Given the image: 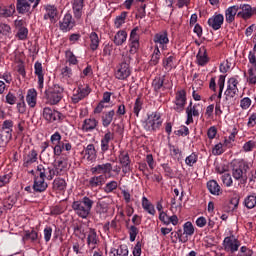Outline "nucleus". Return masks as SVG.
<instances>
[{
  "label": "nucleus",
  "instance_id": "nucleus-1",
  "mask_svg": "<svg viewBox=\"0 0 256 256\" xmlns=\"http://www.w3.org/2000/svg\"><path fill=\"white\" fill-rule=\"evenodd\" d=\"M96 201L95 195L84 196L80 200H76L72 203V209L78 217L87 219V217L91 215V209H93V205H95Z\"/></svg>",
  "mask_w": 256,
  "mask_h": 256
},
{
  "label": "nucleus",
  "instance_id": "nucleus-2",
  "mask_svg": "<svg viewBox=\"0 0 256 256\" xmlns=\"http://www.w3.org/2000/svg\"><path fill=\"white\" fill-rule=\"evenodd\" d=\"M163 125V118H161V113L152 112L151 114H147V119L142 122V127L144 131H148L150 133H157L159 129H161Z\"/></svg>",
  "mask_w": 256,
  "mask_h": 256
},
{
  "label": "nucleus",
  "instance_id": "nucleus-3",
  "mask_svg": "<svg viewBox=\"0 0 256 256\" xmlns=\"http://www.w3.org/2000/svg\"><path fill=\"white\" fill-rule=\"evenodd\" d=\"M63 87L59 84H54L45 91V97L48 105H59L63 99Z\"/></svg>",
  "mask_w": 256,
  "mask_h": 256
},
{
  "label": "nucleus",
  "instance_id": "nucleus-4",
  "mask_svg": "<svg viewBox=\"0 0 256 256\" xmlns=\"http://www.w3.org/2000/svg\"><path fill=\"white\" fill-rule=\"evenodd\" d=\"M131 63V57H124L123 61L116 67L115 77L120 81H125L128 77L131 76V67L129 66Z\"/></svg>",
  "mask_w": 256,
  "mask_h": 256
},
{
  "label": "nucleus",
  "instance_id": "nucleus-5",
  "mask_svg": "<svg viewBox=\"0 0 256 256\" xmlns=\"http://www.w3.org/2000/svg\"><path fill=\"white\" fill-rule=\"evenodd\" d=\"M223 250L230 255L237 253L241 247V241L235 237V235H230L224 238L222 242Z\"/></svg>",
  "mask_w": 256,
  "mask_h": 256
},
{
  "label": "nucleus",
  "instance_id": "nucleus-6",
  "mask_svg": "<svg viewBox=\"0 0 256 256\" xmlns=\"http://www.w3.org/2000/svg\"><path fill=\"white\" fill-rule=\"evenodd\" d=\"M172 103V109L176 113H183L185 111V105H187V91L183 89L178 90Z\"/></svg>",
  "mask_w": 256,
  "mask_h": 256
},
{
  "label": "nucleus",
  "instance_id": "nucleus-7",
  "mask_svg": "<svg viewBox=\"0 0 256 256\" xmlns=\"http://www.w3.org/2000/svg\"><path fill=\"white\" fill-rule=\"evenodd\" d=\"M42 117L47 123H55V121H63V119H65L63 113L54 110L51 107L43 108Z\"/></svg>",
  "mask_w": 256,
  "mask_h": 256
},
{
  "label": "nucleus",
  "instance_id": "nucleus-8",
  "mask_svg": "<svg viewBox=\"0 0 256 256\" xmlns=\"http://www.w3.org/2000/svg\"><path fill=\"white\" fill-rule=\"evenodd\" d=\"M55 176L56 174L53 166H47L43 164L37 166L35 177L43 180L47 179V181H53Z\"/></svg>",
  "mask_w": 256,
  "mask_h": 256
},
{
  "label": "nucleus",
  "instance_id": "nucleus-9",
  "mask_svg": "<svg viewBox=\"0 0 256 256\" xmlns=\"http://www.w3.org/2000/svg\"><path fill=\"white\" fill-rule=\"evenodd\" d=\"M153 41L155 47H158V49H161L162 51H167V46L169 45V34L167 30L155 34Z\"/></svg>",
  "mask_w": 256,
  "mask_h": 256
},
{
  "label": "nucleus",
  "instance_id": "nucleus-10",
  "mask_svg": "<svg viewBox=\"0 0 256 256\" xmlns=\"http://www.w3.org/2000/svg\"><path fill=\"white\" fill-rule=\"evenodd\" d=\"M107 182V176L100 174L94 175L87 180L86 187L88 189H97V187H103Z\"/></svg>",
  "mask_w": 256,
  "mask_h": 256
},
{
  "label": "nucleus",
  "instance_id": "nucleus-11",
  "mask_svg": "<svg viewBox=\"0 0 256 256\" xmlns=\"http://www.w3.org/2000/svg\"><path fill=\"white\" fill-rule=\"evenodd\" d=\"M59 27L60 31H63V33L71 31V29L75 27V20L73 19V15H71V13H66L62 21L59 22Z\"/></svg>",
  "mask_w": 256,
  "mask_h": 256
},
{
  "label": "nucleus",
  "instance_id": "nucleus-12",
  "mask_svg": "<svg viewBox=\"0 0 256 256\" xmlns=\"http://www.w3.org/2000/svg\"><path fill=\"white\" fill-rule=\"evenodd\" d=\"M31 2L27 0H16V11L18 15H31L33 13V7Z\"/></svg>",
  "mask_w": 256,
  "mask_h": 256
},
{
  "label": "nucleus",
  "instance_id": "nucleus-13",
  "mask_svg": "<svg viewBox=\"0 0 256 256\" xmlns=\"http://www.w3.org/2000/svg\"><path fill=\"white\" fill-rule=\"evenodd\" d=\"M92 175H111V171H113V164L105 163L98 164L90 169Z\"/></svg>",
  "mask_w": 256,
  "mask_h": 256
},
{
  "label": "nucleus",
  "instance_id": "nucleus-14",
  "mask_svg": "<svg viewBox=\"0 0 256 256\" xmlns=\"http://www.w3.org/2000/svg\"><path fill=\"white\" fill-rule=\"evenodd\" d=\"M46 13L43 16L44 21H51V23H57V15H59V10H57L55 5L47 4L44 6Z\"/></svg>",
  "mask_w": 256,
  "mask_h": 256
},
{
  "label": "nucleus",
  "instance_id": "nucleus-15",
  "mask_svg": "<svg viewBox=\"0 0 256 256\" xmlns=\"http://www.w3.org/2000/svg\"><path fill=\"white\" fill-rule=\"evenodd\" d=\"M225 23V16L223 14H214L208 19V25L213 29V31H219Z\"/></svg>",
  "mask_w": 256,
  "mask_h": 256
},
{
  "label": "nucleus",
  "instance_id": "nucleus-16",
  "mask_svg": "<svg viewBox=\"0 0 256 256\" xmlns=\"http://www.w3.org/2000/svg\"><path fill=\"white\" fill-rule=\"evenodd\" d=\"M34 74L38 78V89L43 91L45 83V73H43V64L39 61H36L34 64Z\"/></svg>",
  "mask_w": 256,
  "mask_h": 256
},
{
  "label": "nucleus",
  "instance_id": "nucleus-17",
  "mask_svg": "<svg viewBox=\"0 0 256 256\" xmlns=\"http://www.w3.org/2000/svg\"><path fill=\"white\" fill-rule=\"evenodd\" d=\"M87 245L92 251L97 249V245H99V236L95 228H89L87 232Z\"/></svg>",
  "mask_w": 256,
  "mask_h": 256
},
{
  "label": "nucleus",
  "instance_id": "nucleus-18",
  "mask_svg": "<svg viewBox=\"0 0 256 256\" xmlns=\"http://www.w3.org/2000/svg\"><path fill=\"white\" fill-rule=\"evenodd\" d=\"M245 169V165L234 166L232 169V177L236 179V181H241L242 183H247V174Z\"/></svg>",
  "mask_w": 256,
  "mask_h": 256
},
{
  "label": "nucleus",
  "instance_id": "nucleus-19",
  "mask_svg": "<svg viewBox=\"0 0 256 256\" xmlns=\"http://www.w3.org/2000/svg\"><path fill=\"white\" fill-rule=\"evenodd\" d=\"M113 139H115V133L111 132L110 130H107V132L104 134L100 142L102 153H107V151H109V143H111Z\"/></svg>",
  "mask_w": 256,
  "mask_h": 256
},
{
  "label": "nucleus",
  "instance_id": "nucleus-20",
  "mask_svg": "<svg viewBox=\"0 0 256 256\" xmlns=\"http://www.w3.org/2000/svg\"><path fill=\"white\" fill-rule=\"evenodd\" d=\"M98 126L99 120L95 118H86L82 124V131L84 133H91L92 131H95V129H97Z\"/></svg>",
  "mask_w": 256,
  "mask_h": 256
},
{
  "label": "nucleus",
  "instance_id": "nucleus-21",
  "mask_svg": "<svg viewBox=\"0 0 256 256\" xmlns=\"http://www.w3.org/2000/svg\"><path fill=\"white\" fill-rule=\"evenodd\" d=\"M83 7H85V0H73L72 11L75 19L83 17Z\"/></svg>",
  "mask_w": 256,
  "mask_h": 256
},
{
  "label": "nucleus",
  "instance_id": "nucleus-22",
  "mask_svg": "<svg viewBox=\"0 0 256 256\" xmlns=\"http://www.w3.org/2000/svg\"><path fill=\"white\" fill-rule=\"evenodd\" d=\"M15 11V4L5 6L3 3H0V18L8 19V17H13Z\"/></svg>",
  "mask_w": 256,
  "mask_h": 256
},
{
  "label": "nucleus",
  "instance_id": "nucleus-23",
  "mask_svg": "<svg viewBox=\"0 0 256 256\" xmlns=\"http://www.w3.org/2000/svg\"><path fill=\"white\" fill-rule=\"evenodd\" d=\"M82 155L87 159V161H95L97 159V150L95 149L94 144H88L86 147H84L82 151Z\"/></svg>",
  "mask_w": 256,
  "mask_h": 256
},
{
  "label": "nucleus",
  "instance_id": "nucleus-24",
  "mask_svg": "<svg viewBox=\"0 0 256 256\" xmlns=\"http://www.w3.org/2000/svg\"><path fill=\"white\" fill-rule=\"evenodd\" d=\"M39 157V154L37 153V150L32 149L30 150L23 159V167H31L33 163H37V159Z\"/></svg>",
  "mask_w": 256,
  "mask_h": 256
},
{
  "label": "nucleus",
  "instance_id": "nucleus-25",
  "mask_svg": "<svg viewBox=\"0 0 256 256\" xmlns=\"http://www.w3.org/2000/svg\"><path fill=\"white\" fill-rule=\"evenodd\" d=\"M47 187H49V184H47L43 178H39L37 176L34 177L32 189L35 193H45V191H47Z\"/></svg>",
  "mask_w": 256,
  "mask_h": 256
},
{
  "label": "nucleus",
  "instance_id": "nucleus-26",
  "mask_svg": "<svg viewBox=\"0 0 256 256\" xmlns=\"http://www.w3.org/2000/svg\"><path fill=\"white\" fill-rule=\"evenodd\" d=\"M239 9L241 11H239ZM238 11L239 12L237 13V17H239L240 19H243L244 21L251 19V5L240 4L238 5Z\"/></svg>",
  "mask_w": 256,
  "mask_h": 256
},
{
  "label": "nucleus",
  "instance_id": "nucleus-27",
  "mask_svg": "<svg viewBox=\"0 0 256 256\" xmlns=\"http://www.w3.org/2000/svg\"><path fill=\"white\" fill-rule=\"evenodd\" d=\"M225 99L222 102L223 109H227L229 111V108L231 105H233V101L231 99H234L235 95H237V92L235 90H230L229 88L226 89L224 92Z\"/></svg>",
  "mask_w": 256,
  "mask_h": 256
},
{
  "label": "nucleus",
  "instance_id": "nucleus-28",
  "mask_svg": "<svg viewBox=\"0 0 256 256\" xmlns=\"http://www.w3.org/2000/svg\"><path fill=\"white\" fill-rule=\"evenodd\" d=\"M238 11H239V5H233V6L228 7L225 10L226 23L231 25V23H233V21H235V16H237Z\"/></svg>",
  "mask_w": 256,
  "mask_h": 256
},
{
  "label": "nucleus",
  "instance_id": "nucleus-29",
  "mask_svg": "<svg viewBox=\"0 0 256 256\" xmlns=\"http://www.w3.org/2000/svg\"><path fill=\"white\" fill-rule=\"evenodd\" d=\"M152 88L154 93H160L161 91H165L167 88L165 87V76H157L152 81Z\"/></svg>",
  "mask_w": 256,
  "mask_h": 256
},
{
  "label": "nucleus",
  "instance_id": "nucleus-30",
  "mask_svg": "<svg viewBox=\"0 0 256 256\" xmlns=\"http://www.w3.org/2000/svg\"><path fill=\"white\" fill-rule=\"evenodd\" d=\"M197 63L200 67H205L209 63V56L207 55V48L202 46L196 56Z\"/></svg>",
  "mask_w": 256,
  "mask_h": 256
},
{
  "label": "nucleus",
  "instance_id": "nucleus-31",
  "mask_svg": "<svg viewBox=\"0 0 256 256\" xmlns=\"http://www.w3.org/2000/svg\"><path fill=\"white\" fill-rule=\"evenodd\" d=\"M114 120H115V111L114 110L105 111L102 113L101 123H102L103 127H105V128L109 127V125H111V123H113Z\"/></svg>",
  "mask_w": 256,
  "mask_h": 256
},
{
  "label": "nucleus",
  "instance_id": "nucleus-32",
  "mask_svg": "<svg viewBox=\"0 0 256 256\" xmlns=\"http://www.w3.org/2000/svg\"><path fill=\"white\" fill-rule=\"evenodd\" d=\"M23 241H30L34 245L41 243V238H39V232L35 231L34 229H32L31 231H26L23 236Z\"/></svg>",
  "mask_w": 256,
  "mask_h": 256
},
{
  "label": "nucleus",
  "instance_id": "nucleus-33",
  "mask_svg": "<svg viewBox=\"0 0 256 256\" xmlns=\"http://www.w3.org/2000/svg\"><path fill=\"white\" fill-rule=\"evenodd\" d=\"M26 102L32 109L37 105V90L29 89L26 95Z\"/></svg>",
  "mask_w": 256,
  "mask_h": 256
},
{
  "label": "nucleus",
  "instance_id": "nucleus-34",
  "mask_svg": "<svg viewBox=\"0 0 256 256\" xmlns=\"http://www.w3.org/2000/svg\"><path fill=\"white\" fill-rule=\"evenodd\" d=\"M127 41V31L125 30H119L113 39V43L117 46V47H121V45H123V43H125Z\"/></svg>",
  "mask_w": 256,
  "mask_h": 256
},
{
  "label": "nucleus",
  "instance_id": "nucleus-35",
  "mask_svg": "<svg viewBox=\"0 0 256 256\" xmlns=\"http://www.w3.org/2000/svg\"><path fill=\"white\" fill-rule=\"evenodd\" d=\"M207 189L211 195H221V193H223L221 186L215 180H210L207 182Z\"/></svg>",
  "mask_w": 256,
  "mask_h": 256
},
{
  "label": "nucleus",
  "instance_id": "nucleus-36",
  "mask_svg": "<svg viewBox=\"0 0 256 256\" xmlns=\"http://www.w3.org/2000/svg\"><path fill=\"white\" fill-rule=\"evenodd\" d=\"M13 120H5L2 124V129L6 131V138L8 141L13 138Z\"/></svg>",
  "mask_w": 256,
  "mask_h": 256
},
{
  "label": "nucleus",
  "instance_id": "nucleus-37",
  "mask_svg": "<svg viewBox=\"0 0 256 256\" xmlns=\"http://www.w3.org/2000/svg\"><path fill=\"white\" fill-rule=\"evenodd\" d=\"M244 207L246 209H255L256 208V193L253 192L252 194H249L244 199Z\"/></svg>",
  "mask_w": 256,
  "mask_h": 256
},
{
  "label": "nucleus",
  "instance_id": "nucleus-38",
  "mask_svg": "<svg viewBox=\"0 0 256 256\" xmlns=\"http://www.w3.org/2000/svg\"><path fill=\"white\" fill-rule=\"evenodd\" d=\"M52 168L54 169L55 175L59 176L61 175L62 171L67 169V162L60 158L58 161H56Z\"/></svg>",
  "mask_w": 256,
  "mask_h": 256
},
{
  "label": "nucleus",
  "instance_id": "nucleus-39",
  "mask_svg": "<svg viewBox=\"0 0 256 256\" xmlns=\"http://www.w3.org/2000/svg\"><path fill=\"white\" fill-rule=\"evenodd\" d=\"M52 187L54 191H65L67 189V182L63 178H55Z\"/></svg>",
  "mask_w": 256,
  "mask_h": 256
},
{
  "label": "nucleus",
  "instance_id": "nucleus-40",
  "mask_svg": "<svg viewBox=\"0 0 256 256\" xmlns=\"http://www.w3.org/2000/svg\"><path fill=\"white\" fill-rule=\"evenodd\" d=\"M142 207L144 211H147V213H149V215H155V213H157V211L155 210V206L149 202V199H147V197H143L142 198Z\"/></svg>",
  "mask_w": 256,
  "mask_h": 256
},
{
  "label": "nucleus",
  "instance_id": "nucleus-41",
  "mask_svg": "<svg viewBox=\"0 0 256 256\" xmlns=\"http://www.w3.org/2000/svg\"><path fill=\"white\" fill-rule=\"evenodd\" d=\"M99 43H101V40H99V35H97V32L90 33L91 51H97L99 49Z\"/></svg>",
  "mask_w": 256,
  "mask_h": 256
},
{
  "label": "nucleus",
  "instance_id": "nucleus-42",
  "mask_svg": "<svg viewBox=\"0 0 256 256\" xmlns=\"http://www.w3.org/2000/svg\"><path fill=\"white\" fill-rule=\"evenodd\" d=\"M195 233V227L193 226V223L191 222H185L183 224V235L184 237H186L187 239H189V237L193 236Z\"/></svg>",
  "mask_w": 256,
  "mask_h": 256
},
{
  "label": "nucleus",
  "instance_id": "nucleus-43",
  "mask_svg": "<svg viewBox=\"0 0 256 256\" xmlns=\"http://www.w3.org/2000/svg\"><path fill=\"white\" fill-rule=\"evenodd\" d=\"M117 187H119V183L115 180H111L105 184L103 187L104 193H115L117 191Z\"/></svg>",
  "mask_w": 256,
  "mask_h": 256
},
{
  "label": "nucleus",
  "instance_id": "nucleus-44",
  "mask_svg": "<svg viewBox=\"0 0 256 256\" xmlns=\"http://www.w3.org/2000/svg\"><path fill=\"white\" fill-rule=\"evenodd\" d=\"M161 60V50L158 47L154 48V51L151 55V59L149 64L151 66L159 65V61Z\"/></svg>",
  "mask_w": 256,
  "mask_h": 256
},
{
  "label": "nucleus",
  "instance_id": "nucleus-45",
  "mask_svg": "<svg viewBox=\"0 0 256 256\" xmlns=\"http://www.w3.org/2000/svg\"><path fill=\"white\" fill-rule=\"evenodd\" d=\"M111 253L112 256H129V247L126 244H121L118 249H114Z\"/></svg>",
  "mask_w": 256,
  "mask_h": 256
},
{
  "label": "nucleus",
  "instance_id": "nucleus-46",
  "mask_svg": "<svg viewBox=\"0 0 256 256\" xmlns=\"http://www.w3.org/2000/svg\"><path fill=\"white\" fill-rule=\"evenodd\" d=\"M19 102H17V110L19 113L23 114L27 111V105L25 104V96L23 92L18 95Z\"/></svg>",
  "mask_w": 256,
  "mask_h": 256
},
{
  "label": "nucleus",
  "instance_id": "nucleus-47",
  "mask_svg": "<svg viewBox=\"0 0 256 256\" xmlns=\"http://www.w3.org/2000/svg\"><path fill=\"white\" fill-rule=\"evenodd\" d=\"M61 75L62 78L65 79V81H72L73 80V69L69 66H65L64 68L61 69Z\"/></svg>",
  "mask_w": 256,
  "mask_h": 256
},
{
  "label": "nucleus",
  "instance_id": "nucleus-48",
  "mask_svg": "<svg viewBox=\"0 0 256 256\" xmlns=\"http://www.w3.org/2000/svg\"><path fill=\"white\" fill-rule=\"evenodd\" d=\"M171 237L179 240V243H187L189 238L183 234V229L179 228L176 232H171Z\"/></svg>",
  "mask_w": 256,
  "mask_h": 256
},
{
  "label": "nucleus",
  "instance_id": "nucleus-49",
  "mask_svg": "<svg viewBox=\"0 0 256 256\" xmlns=\"http://www.w3.org/2000/svg\"><path fill=\"white\" fill-rule=\"evenodd\" d=\"M219 93L217 95V103H221V97H223V89H225V75H220L218 79Z\"/></svg>",
  "mask_w": 256,
  "mask_h": 256
},
{
  "label": "nucleus",
  "instance_id": "nucleus-50",
  "mask_svg": "<svg viewBox=\"0 0 256 256\" xmlns=\"http://www.w3.org/2000/svg\"><path fill=\"white\" fill-rule=\"evenodd\" d=\"M120 165L126 166V165H131V158L129 157V153L125 151H121L120 155L118 157Z\"/></svg>",
  "mask_w": 256,
  "mask_h": 256
},
{
  "label": "nucleus",
  "instance_id": "nucleus-51",
  "mask_svg": "<svg viewBox=\"0 0 256 256\" xmlns=\"http://www.w3.org/2000/svg\"><path fill=\"white\" fill-rule=\"evenodd\" d=\"M126 227L128 229L130 241L131 243H133L135 239H137V235H139V228H137V226L135 225H131V226L127 225Z\"/></svg>",
  "mask_w": 256,
  "mask_h": 256
},
{
  "label": "nucleus",
  "instance_id": "nucleus-52",
  "mask_svg": "<svg viewBox=\"0 0 256 256\" xmlns=\"http://www.w3.org/2000/svg\"><path fill=\"white\" fill-rule=\"evenodd\" d=\"M197 161H199V154H197L196 152H192L185 159V163L188 167H193V165H195V163H197Z\"/></svg>",
  "mask_w": 256,
  "mask_h": 256
},
{
  "label": "nucleus",
  "instance_id": "nucleus-53",
  "mask_svg": "<svg viewBox=\"0 0 256 256\" xmlns=\"http://www.w3.org/2000/svg\"><path fill=\"white\" fill-rule=\"evenodd\" d=\"M83 99H85V98L79 91V88L74 89L73 94L71 96V101H72L73 105H77V103H79L80 101H83Z\"/></svg>",
  "mask_w": 256,
  "mask_h": 256
},
{
  "label": "nucleus",
  "instance_id": "nucleus-54",
  "mask_svg": "<svg viewBox=\"0 0 256 256\" xmlns=\"http://www.w3.org/2000/svg\"><path fill=\"white\" fill-rule=\"evenodd\" d=\"M66 58L69 65H79V60L77 59V56H75L73 51L71 50L66 51Z\"/></svg>",
  "mask_w": 256,
  "mask_h": 256
},
{
  "label": "nucleus",
  "instance_id": "nucleus-55",
  "mask_svg": "<svg viewBox=\"0 0 256 256\" xmlns=\"http://www.w3.org/2000/svg\"><path fill=\"white\" fill-rule=\"evenodd\" d=\"M175 62V56L171 55L167 58L163 59V67L164 69H173V67H175V64H173Z\"/></svg>",
  "mask_w": 256,
  "mask_h": 256
},
{
  "label": "nucleus",
  "instance_id": "nucleus-56",
  "mask_svg": "<svg viewBox=\"0 0 256 256\" xmlns=\"http://www.w3.org/2000/svg\"><path fill=\"white\" fill-rule=\"evenodd\" d=\"M28 35H29V29H27V27H22L17 30L16 37L20 41H25V39H27Z\"/></svg>",
  "mask_w": 256,
  "mask_h": 256
},
{
  "label": "nucleus",
  "instance_id": "nucleus-57",
  "mask_svg": "<svg viewBox=\"0 0 256 256\" xmlns=\"http://www.w3.org/2000/svg\"><path fill=\"white\" fill-rule=\"evenodd\" d=\"M161 167L165 173V177H168V179H173V177H175V172H173V168H171L169 164H161Z\"/></svg>",
  "mask_w": 256,
  "mask_h": 256
},
{
  "label": "nucleus",
  "instance_id": "nucleus-58",
  "mask_svg": "<svg viewBox=\"0 0 256 256\" xmlns=\"http://www.w3.org/2000/svg\"><path fill=\"white\" fill-rule=\"evenodd\" d=\"M141 109H143V101L140 97L136 98L134 107H133V113L136 115V117H139V113H141Z\"/></svg>",
  "mask_w": 256,
  "mask_h": 256
},
{
  "label": "nucleus",
  "instance_id": "nucleus-59",
  "mask_svg": "<svg viewBox=\"0 0 256 256\" xmlns=\"http://www.w3.org/2000/svg\"><path fill=\"white\" fill-rule=\"evenodd\" d=\"M253 249H250L247 246H241L240 249H238L237 256H253Z\"/></svg>",
  "mask_w": 256,
  "mask_h": 256
},
{
  "label": "nucleus",
  "instance_id": "nucleus-60",
  "mask_svg": "<svg viewBox=\"0 0 256 256\" xmlns=\"http://www.w3.org/2000/svg\"><path fill=\"white\" fill-rule=\"evenodd\" d=\"M247 82L249 83V85H256V74L253 67H250L248 69Z\"/></svg>",
  "mask_w": 256,
  "mask_h": 256
},
{
  "label": "nucleus",
  "instance_id": "nucleus-61",
  "mask_svg": "<svg viewBox=\"0 0 256 256\" xmlns=\"http://www.w3.org/2000/svg\"><path fill=\"white\" fill-rule=\"evenodd\" d=\"M126 19H127V12H122L115 19V27H117V29H119V27H121V25H123L125 23Z\"/></svg>",
  "mask_w": 256,
  "mask_h": 256
},
{
  "label": "nucleus",
  "instance_id": "nucleus-62",
  "mask_svg": "<svg viewBox=\"0 0 256 256\" xmlns=\"http://www.w3.org/2000/svg\"><path fill=\"white\" fill-rule=\"evenodd\" d=\"M139 27L136 26L134 29L131 30L129 41L130 43H139Z\"/></svg>",
  "mask_w": 256,
  "mask_h": 256
},
{
  "label": "nucleus",
  "instance_id": "nucleus-63",
  "mask_svg": "<svg viewBox=\"0 0 256 256\" xmlns=\"http://www.w3.org/2000/svg\"><path fill=\"white\" fill-rule=\"evenodd\" d=\"M96 207H97V213H99V215H102V213H107L109 209L105 201H98L96 203Z\"/></svg>",
  "mask_w": 256,
  "mask_h": 256
},
{
  "label": "nucleus",
  "instance_id": "nucleus-64",
  "mask_svg": "<svg viewBox=\"0 0 256 256\" xmlns=\"http://www.w3.org/2000/svg\"><path fill=\"white\" fill-rule=\"evenodd\" d=\"M255 147H256V140H250V141L244 143L243 151H245V153H249V152L253 151V149H255Z\"/></svg>",
  "mask_w": 256,
  "mask_h": 256
}]
</instances>
